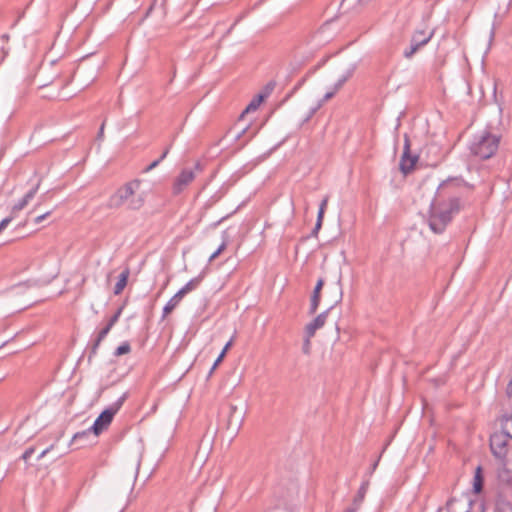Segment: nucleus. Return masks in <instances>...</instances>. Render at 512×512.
Instances as JSON below:
<instances>
[{
    "label": "nucleus",
    "instance_id": "16",
    "mask_svg": "<svg viewBox=\"0 0 512 512\" xmlns=\"http://www.w3.org/2000/svg\"><path fill=\"white\" fill-rule=\"evenodd\" d=\"M203 279L202 275H199L195 278H192L190 281H188L180 290L179 293L183 296L190 293L191 291L195 290L201 283Z\"/></svg>",
    "mask_w": 512,
    "mask_h": 512
},
{
    "label": "nucleus",
    "instance_id": "23",
    "mask_svg": "<svg viewBox=\"0 0 512 512\" xmlns=\"http://www.w3.org/2000/svg\"><path fill=\"white\" fill-rule=\"evenodd\" d=\"M131 351V346L128 341L123 342L114 351V356L118 357L124 354H128Z\"/></svg>",
    "mask_w": 512,
    "mask_h": 512
},
{
    "label": "nucleus",
    "instance_id": "4",
    "mask_svg": "<svg viewBox=\"0 0 512 512\" xmlns=\"http://www.w3.org/2000/svg\"><path fill=\"white\" fill-rule=\"evenodd\" d=\"M128 398V392L123 393L114 403H112L108 408L104 409L99 416L94 421L93 425L90 427L95 436H98L104 430L108 428L111 424L116 413L121 409L124 402Z\"/></svg>",
    "mask_w": 512,
    "mask_h": 512
},
{
    "label": "nucleus",
    "instance_id": "14",
    "mask_svg": "<svg viewBox=\"0 0 512 512\" xmlns=\"http://www.w3.org/2000/svg\"><path fill=\"white\" fill-rule=\"evenodd\" d=\"M183 295L179 293V291L169 299V301L165 304L163 308V318H165L168 314H170L181 302L183 299Z\"/></svg>",
    "mask_w": 512,
    "mask_h": 512
},
{
    "label": "nucleus",
    "instance_id": "15",
    "mask_svg": "<svg viewBox=\"0 0 512 512\" xmlns=\"http://www.w3.org/2000/svg\"><path fill=\"white\" fill-rule=\"evenodd\" d=\"M129 274H130V271L128 268H126L125 270H123L120 273V275L118 277V281L116 282L115 287H114L115 295H119L124 290V288L127 285Z\"/></svg>",
    "mask_w": 512,
    "mask_h": 512
},
{
    "label": "nucleus",
    "instance_id": "27",
    "mask_svg": "<svg viewBox=\"0 0 512 512\" xmlns=\"http://www.w3.org/2000/svg\"><path fill=\"white\" fill-rule=\"evenodd\" d=\"M92 432V429L88 428L87 430H84V431H81V432H77L74 436H73V440H78V439H83V438H86L90 435V433Z\"/></svg>",
    "mask_w": 512,
    "mask_h": 512
},
{
    "label": "nucleus",
    "instance_id": "3",
    "mask_svg": "<svg viewBox=\"0 0 512 512\" xmlns=\"http://www.w3.org/2000/svg\"><path fill=\"white\" fill-rule=\"evenodd\" d=\"M500 137L484 130L476 134L470 144L471 153L481 160L491 158L498 150Z\"/></svg>",
    "mask_w": 512,
    "mask_h": 512
},
{
    "label": "nucleus",
    "instance_id": "26",
    "mask_svg": "<svg viewBox=\"0 0 512 512\" xmlns=\"http://www.w3.org/2000/svg\"><path fill=\"white\" fill-rule=\"evenodd\" d=\"M351 76V73L350 72H347L345 75H343L336 83H335V86H334V89L335 91H338L343 85L344 83L350 78Z\"/></svg>",
    "mask_w": 512,
    "mask_h": 512
},
{
    "label": "nucleus",
    "instance_id": "30",
    "mask_svg": "<svg viewBox=\"0 0 512 512\" xmlns=\"http://www.w3.org/2000/svg\"><path fill=\"white\" fill-rule=\"evenodd\" d=\"M160 164V160L156 159L154 160L151 164H149L144 170L143 172L144 173H148L150 172L151 170H153L154 168H156L158 165Z\"/></svg>",
    "mask_w": 512,
    "mask_h": 512
},
{
    "label": "nucleus",
    "instance_id": "5",
    "mask_svg": "<svg viewBox=\"0 0 512 512\" xmlns=\"http://www.w3.org/2000/svg\"><path fill=\"white\" fill-rule=\"evenodd\" d=\"M333 303L331 306L320 313L316 318H314L310 323H308L305 327V333L308 337H313L316 331L324 326L326 323L329 312L334 308L335 305L340 303L343 298V289L341 284V278L333 286Z\"/></svg>",
    "mask_w": 512,
    "mask_h": 512
},
{
    "label": "nucleus",
    "instance_id": "45",
    "mask_svg": "<svg viewBox=\"0 0 512 512\" xmlns=\"http://www.w3.org/2000/svg\"><path fill=\"white\" fill-rule=\"evenodd\" d=\"M169 151H170V146L166 147V148L164 149L163 153H166V156H167V155H168V153H169Z\"/></svg>",
    "mask_w": 512,
    "mask_h": 512
},
{
    "label": "nucleus",
    "instance_id": "36",
    "mask_svg": "<svg viewBox=\"0 0 512 512\" xmlns=\"http://www.w3.org/2000/svg\"><path fill=\"white\" fill-rule=\"evenodd\" d=\"M328 201H329V196H325V197L322 199V201H321V203H320V205H319V209L326 210V208H327V204H328Z\"/></svg>",
    "mask_w": 512,
    "mask_h": 512
},
{
    "label": "nucleus",
    "instance_id": "12",
    "mask_svg": "<svg viewBox=\"0 0 512 512\" xmlns=\"http://www.w3.org/2000/svg\"><path fill=\"white\" fill-rule=\"evenodd\" d=\"M111 329H112V327L109 326L108 324H106L105 327H103L98 332V335L96 336L95 340L93 341V343L91 345L90 353L88 356V361H91L92 358L97 354L98 348H99L101 342L106 338V336L108 335V333L110 332Z\"/></svg>",
    "mask_w": 512,
    "mask_h": 512
},
{
    "label": "nucleus",
    "instance_id": "47",
    "mask_svg": "<svg viewBox=\"0 0 512 512\" xmlns=\"http://www.w3.org/2000/svg\"><path fill=\"white\" fill-rule=\"evenodd\" d=\"M314 112H315V109H313V110L311 111L310 115L307 117V120H308V119H309V118L314 114Z\"/></svg>",
    "mask_w": 512,
    "mask_h": 512
},
{
    "label": "nucleus",
    "instance_id": "29",
    "mask_svg": "<svg viewBox=\"0 0 512 512\" xmlns=\"http://www.w3.org/2000/svg\"><path fill=\"white\" fill-rule=\"evenodd\" d=\"M35 452V448L34 447H29L27 448L24 453L22 454L21 456V459H23L24 461H28V459L34 454Z\"/></svg>",
    "mask_w": 512,
    "mask_h": 512
},
{
    "label": "nucleus",
    "instance_id": "19",
    "mask_svg": "<svg viewBox=\"0 0 512 512\" xmlns=\"http://www.w3.org/2000/svg\"><path fill=\"white\" fill-rule=\"evenodd\" d=\"M368 489V482H364L361 484L356 496L354 497L352 506L357 507L359 509L360 505L362 504L366 492Z\"/></svg>",
    "mask_w": 512,
    "mask_h": 512
},
{
    "label": "nucleus",
    "instance_id": "33",
    "mask_svg": "<svg viewBox=\"0 0 512 512\" xmlns=\"http://www.w3.org/2000/svg\"><path fill=\"white\" fill-rule=\"evenodd\" d=\"M499 512H512V503H506L504 504L500 509Z\"/></svg>",
    "mask_w": 512,
    "mask_h": 512
},
{
    "label": "nucleus",
    "instance_id": "20",
    "mask_svg": "<svg viewBox=\"0 0 512 512\" xmlns=\"http://www.w3.org/2000/svg\"><path fill=\"white\" fill-rule=\"evenodd\" d=\"M502 430L512 439V414L504 415L501 418Z\"/></svg>",
    "mask_w": 512,
    "mask_h": 512
},
{
    "label": "nucleus",
    "instance_id": "34",
    "mask_svg": "<svg viewBox=\"0 0 512 512\" xmlns=\"http://www.w3.org/2000/svg\"><path fill=\"white\" fill-rule=\"evenodd\" d=\"M499 512H512V503H506L504 504L500 509Z\"/></svg>",
    "mask_w": 512,
    "mask_h": 512
},
{
    "label": "nucleus",
    "instance_id": "7",
    "mask_svg": "<svg viewBox=\"0 0 512 512\" xmlns=\"http://www.w3.org/2000/svg\"><path fill=\"white\" fill-rule=\"evenodd\" d=\"M508 438L509 436L503 433H495L490 437V449L492 454L501 460H504L508 454Z\"/></svg>",
    "mask_w": 512,
    "mask_h": 512
},
{
    "label": "nucleus",
    "instance_id": "42",
    "mask_svg": "<svg viewBox=\"0 0 512 512\" xmlns=\"http://www.w3.org/2000/svg\"><path fill=\"white\" fill-rule=\"evenodd\" d=\"M324 213H325V210L319 209L318 215H317V220L318 221H322L323 222Z\"/></svg>",
    "mask_w": 512,
    "mask_h": 512
},
{
    "label": "nucleus",
    "instance_id": "17",
    "mask_svg": "<svg viewBox=\"0 0 512 512\" xmlns=\"http://www.w3.org/2000/svg\"><path fill=\"white\" fill-rule=\"evenodd\" d=\"M483 476H482V468L478 466L475 471L474 481H473V491L478 494L483 489Z\"/></svg>",
    "mask_w": 512,
    "mask_h": 512
},
{
    "label": "nucleus",
    "instance_id": "38",
    "mask_svg": "<svg viewBox=\"0 0 512 512\" xmlns=\"http://www.w3.org/2000/svg\"><path fill=\"white\" fill-rule=\"evenodd\" d=\"M104 126H105V122H103L102 125L100 126L99 132L97 134V139L98 140H102L103 139V136H104Z\"/></svg>",
    "mask_w": 512,
    "mask_h": 512
},
{
    "label": "nucleus",
    "instance_id": "18",
    "mask_svg": "<svg viewBox=\"0 0 512 512\" xmlns=\"http://www.w3.org/2000/svg\"><path fill=\"white\" fill-rule=\"evenodd\" d=\"M263 100H264V95H262V94H258L256 97H254L252 99V101L247 105L245 110L242 112L241 118L244 117V115L247 113L255 112Z\"/></svg>",
    "mask_w": 512,
    "mask_h": 512
},
{
    "label": "nucleus",
    "instance_id": "9",
    "mask_svg": "<svg viewBox=\"0 0 512 512\" xmlns=\"http://www.w3.org/2000/svg\"><path fill=\"white\" fill-rule=\"evenodd\" d=\"M274 493L283 502L293 499L298 494V484L295 480H290L287 483H279L275 487Z\"/></svg>",
    "mask_w": 512,
    "mask_h": 512
},
{
    "label": "nucleus",
    "instance_id": "6",
    "mask_svg": "<svg viewBox=\"0 0 512 512\" xmlns=\"http://www.w3.org/2000/svg\"><path fill=\"white\" fill-rule=\"evenodd\" d=\"M202 170L200 162H196L193 168L182 169L172 184V194L180 195L194 181L196 173L202 172Z\"/></svg>",
    "mask_w": 512,
    "mask_h": 512
},
{
    "label": "nucleus",
    "instance_id": "32",
    "mask_svg": "<svg viewBox=\"0 0 512 512\" xmlns=\"http://www.w3.org/2000/svg\"><path fill=\"white\" fill-rule=\"evenodd\" d=\"M50 213H51V212H50V211H48V212H46V213H44V214H42V215L37 216V217L34 219L35 224H39V223H41L44 219H46V218L50 215Z\"/></svg>",
    "mask_w": 512,
    "mask_h": 512
},
{
    "label": "nucleus",
    "instance_id": "24",
    "mask_svg": "<svg viewBox=\"0 0 512 512\" xmlns=\"http://www.w3.org/2000/svg\"><path fill=\"white\" fill-rule=\"evenodd\" d=\"M227 247V237L224 238L220 246L217 248L215 252H213L209 257V262L215 260Z\"/></svg>",
    "mask_w": 512,
    "mask_h": 512
},
{
    "label": "nucleus",
    "instance_id": "1",
    "mask_svg": "<svg viewBox=\"0 0 512 512\" xmlns=\"http://www.w3.org/2000/svg\"><path fill=\"white\" fill-rule=\"evenodd\" d=\"M463 179L449 178L442 181L433 197L429 208L428 224L430 229L441 234L464 207L471 191Z\"/></svg>",
    "mask_w": 512,
    "mask_h": 512
},
{
    "label": "nucleus",
    "instance_id": "46",
    "mask_svg": "<svg viewBox=\"0 0 512 512\" xmlns=\"http://www.w3.org/2000/svg\"><path fill=\"white\" fill-rule=\"evenodd\" d=\"M378 462H379V460H377V461H375V462H374V464H373V466H372V469H373V470H375V469H376V467H377V465H378Z\"/></svg>",
    "mask_w": 512,
    "mask_h": 512
},
{
    "label": "nucleus",
    "instance_id": "10",
    "mask_svg": "<svg viewBox=\"0 0 512 512\" xmlns=\"http://www.w3.org/2000/svg\"><path fill=\"white\" fill-rule=\"evenodd\" d=\"M41 184V179L36 183L35 186H33L25 195L23 198H21L13 207L11 210L12 216L16 215L18 212L23 210L28 203L35 197L39 187Z\"/></svg>",
    "mask_w": 512,
    "mask_h": 512
},
{
    "label": "nucleus",
    "instance_id": "44",
    "mask_svg": "<svg viewBox=\"0 0 512 512\" xmlns=\"http://www.w3.org/2000/svg\"><path fill=\"white\" fill-rule=\"evenodd\" d=\"M166 153H162L160 154V157L158 158V160H160V163L166 158Z\"/></svg>",
    "mask_w": 512,
    "mask_h": 512
},
{
    "label": "nucleus",
    "instance_id": "22",
    "mask_svg": "<svg viewBox=\"0 0 512 512\" xmlns=\"http://www.w3.org/2000/svg\"><path fill=\"white\" fill-rule=\"evenodd\" d=\"M422 48V46H420L418 43L416 42H412L411 41V44L408 48H406L404 51H403V56L404 58L406 59H410L412 58V56L420 49Z\"/></svg>",
    "mask_w": 512,
    "mask_h": 512
},
{
    "label": "nucleus",
    "instance_id": "11",
    "mask_svg": "<svg viewBox=\"0 0 512 512\" xmlns=\"http://www.w3.org/2000/svg\"><path fill=\"white\" fill-rule=\"evenodd\" d=\"M324 279L323 278H319L314 289H313V292H312V295H311V300H310V307H309V314H315L318 307H319V304H320V299H321V290L324 286Z\"/></svg>",
    "mask_w": 512,
    "mask_h": 512
},
{
    "label": "nucleus",
    "instance_id": "43",
    "mask_svg": "<svg viewBox=\"0 0 512 512\" xmlns=\"http://www.w3.org/2000/svg\"><path fill=\"white\" fill-rule=\"evenodd\" d=\"M358 510L357 507L351 506L345 510V512H356Z\"/></svg>",
    "mask_w": 512,
    "mask_h": 512
},
{
    "label": "nucleus",
    "instance_id": "31",
    "mask_svg": "<svg viewBox=\"0 0 512 512\" xmlns=\"http://www.w3.org/2000/svg\"><path fill=\"white\" fill-rule=\"evenodd\" d=\"M13 220V216L6 217L0 222V232L5 229L8 224Z\"/></svg>",
    "mask_w": 512,
    "mask_h": 512
},
{
    "label": "nucleus",
    "instance_id": "35",
    "mask_svg": "<svg viewBox=\"0 0 512 512\" xmlns=\"http://www.w3.org/2000/svg\"><path fill=\"white\" fill-rule=\"evenodd\" d=\"M499 512H512V503H506L504 504L500 509Z\"/></svg>",
    "mask_w": 512,
    "mask_h": 512
},
{
    "label": "nucleus",
    "instance_id": "2",
    "mask_svg": "<svg viewBox=\"0 0 512 512\" xmlns=\"http://www.w3.org/2000/svg\"><path fill=\"white\" fill-rule=\"evenodd\" d=\"M140 179H133L120 186L108 199L107 208L118 209L124 204L129 210H139L144 206L145 196L136 195L141 185Z\"/></svg>",
    "mask_w": 512,
    "mask_h": 512
},
{
    "label": "nucleus",
    "instance_id": "25",
    "mask_svg": "<svg viewBox=\"0 0 512 512\" xmlns=\"http://www.w3.org/2000/svg\"><path fill=\"white\" fill-rule=\"evenodd\" d=\"M123 311V307H119L117 311L114 313V315L109 319L107 324L111 327H113L119 320L121 313Z\"/></svg>",
    "mask_w": 512,
    "mask_h": 512
},
{
    "label": "nucleus",
    "instance_id": "40",
    "mask_svg": "<svg viewBox=\"0 0 512 512\" xmlns=\"http://www.w3.org/2000/svg\"><path fill=\"white\" fill-rule=\"evenodd\" d=\"M336 92L337 91H335V89L331 92H327L323 97V101H328L329 99H331L335 95Z\"/></svg>",
    "mask_w": 512,
    "mask_h": 512
},
{
    "label": "nucleus",
    "instance_id": "13",
    "mask_svg": "<svg viewBox=\"0 0 512 512\" xmlns=\"http://www.w3.org/2000/svg\"><path fill=\"white\" fill-rule=\"evenodd\" d=\"M434 36V30L426 31L425 29H417L412 35V42L418 43L420 46H425L430 42Z\"/></svg>",
    "mask_w": 512,
    "mask_h": 512
},
{
    "label": "nucleus",
    "instance_id": "28",
    "mask_svg": "<svg viewBox=\"0 0 512 512\" xmlns=\"http://www.w3.org/2000/svg\"><path fill=\"white\" fill-rule=\"evenodd\" d=\"M311 338L312 337H308V335L306 334V338H305L303 346H302V351L306 355H308L310 353V347H311L310 339Z\"/></svg>",
    "mask_w": 512,
    "mask_h": 512
},
{
    "label": "nucleus",
    "instance_id": "37",
    "mask_svg": "<svg viewBox=\"0 0 512 512\" xmlns=\"http://www.w3.org/2000/svg\"><path fill=\"white\" fill-rule=\"evenodd\" d=\"M53 445L49 446L48 448H46L45 450H43L39 455H38V460L42 459L43 457H45L52 449H53Z\"/></svg>",
    "mask_w": 512,
    "mask_h": 512
},
{
    "label": "nucleus",
    "instance_id": "8",
    "mask_svg": "<svg viewBox=\"0 0 512 512\" xmlns=\"http://www.w3.org/2000/svg\"><path fill=\"white\" fill-rule=\"evenodd\" d=\"M418 160L417 155H412L410 151V142L408 138L405 139L403 154L400 159V170L404 175H408L411 173L415 167V164Z\"/></svg>",
    "mask_w": 512,
    "mask_h": 512
},
{
    "label": "nucleus",
    "instance_id": "39",
    "mask_svg": "<svg viewBox=\"0 0 512 512\" xmlns=\"http://www.w3.org/2000/svg\"><path fill=\"white\" fill-rule=\"evenodd\" d=\"M321 226H322V221H318V220H317V221H316V224H315V227H314V229H313V231H312V234H313V235H317V233H318V231L320 230Z\"/></svg>",
    "mask_w": 512,
    "mask_h": 512
},
{
    "label": "nucleus",
    "instance_id": "41",
    "mask_svg": "<svg viewBox=\"0 0 512 512\" xmlns=\"http://www.w3.org/2000/svg\"><path fill=\"white\" fill-rule=\"evenodd\" d=\"M455 501H456V500H455V498H450V499L447 501V503H446V507H447V509H448L449 511H450V510H452L453 503H454Z\"/></svg>",
    "mask_w": 512,
    "mask_h": 512
},
{
    "label": "nucleus",
    "instance_id": "21",
    "mask_svg": "<svg viewBox=\"0 0 512 512\" xmlns=\"http://www.w3.org/2000/svg\"><path fill=\"white\" fill-rule=\"evenodd\" d=\"M232 345V340L228 341L226 343V345L224 346V348L222 349L221 353L219 354V356L217 357V359L215 360L214 364L212 365L210 371H209V376L212 375V373L214 372V370L217 368V366L223 361L228 349L230 348V346Z\"/></svg>",
    "mask_w": 512,
    "mask_h": 512
}]
</instances>
